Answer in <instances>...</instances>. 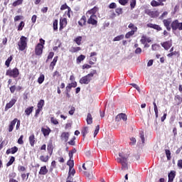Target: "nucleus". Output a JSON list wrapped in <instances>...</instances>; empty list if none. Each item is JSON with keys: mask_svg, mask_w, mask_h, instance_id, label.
<instances>
[{"mask_svg": "<svg viewBox=\"0 0 182 182\" xmlns=\"http://www.w3.org/2000/svg\"><path fill=\"white\" fill-rule=\"evenodd\" d=\"M23 26H25V23L21 21L18 26V31H22L23 29Z\"/></svg>", "mask_w": 182, "mask_h": 182, "instance_id": "nucleus-47", "label": "nucleus"}, {"mask_svg": "<svg viewBox=\"0 0 182 182\" xmlns=\"http://www.w3.org/2000/svg\"><path fill=\"white\" fill-rule=\"evenodd\" d=\"M81 133H82L83 137H85L86 136V134L87 133H89V129L87 127L83 128Z\"/></svg>", "mask_w": 182, "mask_h": 182, "instance_id": "nucleus-41", "label": "nucleus"}, {"mask_svg": "<svg viewBox=\"0 0 182 182\" xmlns=\"http://www.w3.org/2000/svg\"><path fill=\"white\" fill-rule=\"evenodd\" d=\"M147 28H151L152 29H155L156 31H161V27L157 24H153L151 23H149L146 24Z\"/></svg>", "mask_w": 182, "mask_h": 182, "instance_id": "nucleus-13", "label": "nucleus"}, {"mask_svg": "<svg viewBox=\"0 0 182 182\" xmlns=\"http://www.w3.org/2000/svg\"><path fill=\"white\" fill-rule=\"evenodd\" d=\"M68 23V21L66 18L60 19V31H62L66 24Z\"/></svg>", "mask_w": 182, "mask_h": 182, "instance_id": "nucleus-18", "label": "nucleus"}, {"mask_svg": "<svg viewBox=\"0 0 182 182\" xmlns=\"http://www.w3.org/2000/svg\"><path fill=\"white\" fill-rule=\"evenodd\" d=\"M77 86V82H74L69 83L66 87V92H70L72 87H76Z\"/></svg>", "mask_w": 182, "mask_h": 182, "instance_id": "nucleus-19", "label": "nucleus"}, {"mask_svg": "<svg viewBox=\"0 0 182 182\" xmlns=\"http://www.w3.org/2000/svg\"><path fill=\"white\" fill-rule=\"evenodd\" d=\"M165 151H166V157H167L168 160H171V152H170V150H168V149H166Z\"/></svg>", "mask_w": 182, "mask_h": 182, "instance_id": "nucleus-48", "label": "nucleus"}, {"mask_svg": "<svg viewBox=\"0 0 182 182\" xmlns=\"http://www.w3.org/2000/svg\"><path fill=\"white\" fill-rule=\"evenodd\" d=\"M96 60H97V58L96 57H90L89 61L90 65H95V62H96Z\"/></svg>", "mask_w": 182, "mask_h": 182, "instance_id": "nucleus-44", "label": "nucleus"}, {"mask_svg": "<svg viewBox=\"0 0 182 182\" xmlns=\"http://www.w3.org/2000/svg\"><path fill=\"white\" fill-rule=\"evenodd\" d=\"M41 161H43V163H46L49 160V156H40Z\"/></svg>", "mask_w": 182, "mask_h": 182, "instance_id": "nucleus-36", "label": "nucleus"}, {"mask_svg": "<svg viewBox=\"0 0 182 182\" xmlns=\"http://www.w3.org/2000/svg\"><path fill=\"white\" fill-rule=\"evenodd\" d=\"M131 86L134 87L136 90H137L139 92H140V87H139V85H137L136 84L132 83L131 84Z\"/></svg>", "mask_w": 182, "mask_h": 182, "instance_id": "nucleus-58", "label": "nucleus"}, {"mask_svg": "<svg viewBox=\"0 0 182 182\" xmlns=\"http://www.w3.org/2000/svg\"><path fill=\"white\" fill-rule=\"evenodd\" d=\"M135 32H137V28H134V30H132L131 31L127 33L125 35V38L127 39H129L131 36H133V35H134Z\"/></svg>", "mask_w": 182, "mask_h": 182, "instance_id": "nucleus-23", "label": "nucleus"}, {"mask_svg": "<svg viewBox=\"0 0 182 182\" xmlns=\"http://www.w3.org/2000/svg\"><path fill=\"white\" fill-rule=\"evenodd\" d=\"M127 2H129V0H119V3L123 6L126 5Z\"/></svg>", "mask_w": 182, "mask_h": 182, "instance_id": "nucleus-59", "label": "nucleus"}, {"mask_svg": "<svg viewBox=\"0 0 182 182\" xmlns=\"http://www.w3.org/2000/svg\"><path fill=\"white\" fill-rule=\"evenodd\" d=\"M152 50H157V48H159V46L157 44H153L151 46Z\"/></svg>", "mask_w": 182, "mask_h": 182, "instance_id": "nucleus-64", "label": "nucleus"}, {"mask_svg": "<svg viewBox=\"0 0 182 182\" xmlns=\"http://www.w3.org/2000/svg\"><path fill=\"white\" fill-rule=\"evenodd\" d=\"M171 26L173 31H177V29H178V31H182V23L178 22V20L173 21L171 23Z\"/></svg>", "mask_w": 182, "mask_h": 182, "instance_id": "nucleus-6", "label": "nucleus"}, {"mask_svg": "<svg viewBox=\"0 0 182 182\" xmlns=\"http://www.w3.org/2000/svg\"><path fill=\"white\" fill-rule=\"evenodd\" d=\"M130 6L131 9H134V7L136 6V0H131Z\"/></svg>", "mask_w": 182, "mask_h": 182, "instance_id": "nucleus-51", "label": "nucleus"}, {"mask_svg": "<svg viewBox=\"0 0 182 182\" xmlns=\"http://www.w3.org/2000/svg\"><path fill=\"white\" fill-rule=\"evenodd\" d=\"M16 122H18V119H14L10 123L9 126V132H11L12 130H14V127H15V125L16 124Z\"/></svg>", "mask_w": 182, "mask_h": 182, "instance_id": "nucleus-21", "label": "nucleus"}, {"mask_svg": "<svg viewBox=\"0 0 182 182\" xmlns=\"http://www.w3.org/2000/svg\"><path fill=\"white\" fill-rule=\"evenodd\" d=\"M69 132H63L60 137L61 140L66 142L69 140Z\"/></svg>", "mask_w": 182, "mask_h": 182, "instance_id": "nucleus-17", "label": "nucleus"}, {"mask_svg": "<svg viewBox=\"0 0 182 182\" xmlns=\"http://www.w3.org/2000/svg\"><path fill=\"white\" fill-rule=\"evenodd\" d=\"M80 47H72L70 50V52H72L73 53H75L76 52H79L80 50Z\"/></svg>", "mask_w": 182, "mask_h": 182, "instance_id": "nucleus-39", "label": "nucleus"}, {"mask_svg": "<svg viewBox=\"0 0 182 182\" xmlns=\"http://www.w3.org/2000/svg\"><path fill=\"white\" fill-rule=\"evenodd\" d=\"M80 21H81L83 25H86V16H82Z\"/></svg>", "mask_w": 182, "mask_h": 182, "instance_id": "nucleus-60", "label": "nucleus"}, {"mask_svg": "<svg viewBox=\"0 0 182 182\" xmlns=\"http://www.w3.org/2000/svg\"><path fill=\"white\" fill-rule=\"evenodd\" d=\"M163 23L164 26L166 28L167 31H171V27L170 26V25L171 24V20L164 19L163 21Z\"/></svg>", "mask_w": 182, "mask_h": 182, "instance_id": "nucleus-12", "label": "nucleus"}, {"mask_svg": "<svg viewBox=\"0 0 182 182\" xmlns=\"http://www.w3.org/2000/svg\"><path fill=\"white\" fill-rule=\"evenodd\" d=\"M87 124H92V123H93V118L92 117V114L91 113L87 114Z\"/></svg>", "mask_w": 182, "mask_h": 182, "instance_id": "nucleus-28", "label": "nucleus"}, {"mask_svg": "<svg viewBox=\"0 0 182 182\" xmlns=\"http://www.w3.org/2000/svg\"><path fill=\"white\" fill-rule=\"evenodd\" d=\"M124 35H119V36H117V37H115L113 39V41L114 42H117L119 41H122V39H124Z\"/></svg>", "mask_w": 182, "mask_h": 182, "instance_id": "nucleus-38", "label": "nucleus"}, {"mask_svg": "<svg viewBox=\"0 0 182 182\" xmlns=\"http://www.w3.org/2000/svg\"><path fill=\"white\" fill-rule=\"evenodd\" d=\"M134 53H136V55H140V53H141V49L140 48H137L135 50Z\"/></svg>", "mask_w": 182, "mask_h": 182, "instance_id": "nucleus-63", "label": "nucleus"}, {"mask_svg": "<svg viewBox=\"0 0 182 182\" xmlns=\"http://www.w3.org/2000/svg\"><path fill=\"white\" fill-rule=\"evenodd\" d=\"M93 73H90V74L82 77L80 80V83L81 85H89L90 83V80H92V77H93Z\"/></svg>", "mask_w": 182, "mask_h": 182, "instance_id": "nucleus-3", "label": "nucleus"}, {"mask_svg": "<svg viewBox=\"0 0 182 182\" xmlns=\"http://www.w3.org/2000/svg\"><path fill=\"white\" fill-rule=\"evenodd\" d=\"M99 130H100V127L97 125L94 132V137H96V136H97V133H99Z\"/></svg>", "mask_w": 182, "mask_h": 182, "instance_id": "nucleus-50", "label": "nucleus"}, {"mask_svg": "<svg viewBox=\"0 0 182 182\" xmlns=\"http://www.w3.org/2000/svg\"><path fill=\"white\" fill-rule=\"evenodd\" d=\"M47 149L48 153H50V154H52V152L53 151V146H52V144H49L48 145Z\"/></svg>", "mask_w": 182, "mask_h": 182, "instance_id": "nucleus-46", "label": "nucleus"}, {"mask_svg": "<svg viewBox=\"0 0 182 182\" xmlns=\"http://www.w3.org/2000/svg\"><path fill=\"white\" fill-rule=\"evenodd\" d=\"M14 161H15V157L11 156L9 161L6 164L7 167H9V166H12V164H14Z\"/></svg>", "mask_w": 182, "mask_h": 182, "instance_id": "nucleus-40", "label": "nucleus"}, {"mask_svg": "<svg viewBox=\"0 0 182 182\" xmlns=\"http://www.w3.org/2000/svg\"><path fill=\"white\" fill-rule=\"evenodd\" d=\"M175 100H176L177 105H181L182 97H181L180 95H176L175 97Z\"/></svg>", "mask_w": 182, "mask_h": 182, "instance_id": "nucleus-42", "label": "nucleus"}, {"mask_svg": "<svg viewBox=\"0 0 182 182\" xmlns=\"http://www.w3.org/2000/svg\"><path fill=\"white\" fill-rule=\"evenodd\" d=\"M6 75H7V76H10V77H18V76H19V70L16 68L13 70H9L6 71Z\"/></svg>", "mask_w": 182, "mask_h": 182, "instance_id": "nucleus-5", "label": "nucleus"}, {"mask_svg": "<svg viewBox=\"0 0 182 182\" xmlns=\"http://www.w3.org/2000/svg\"><path fill=\"white\" fill-rule=\"evenodd\" d=\"M130 141L131 142L129 143V144H131L132 146H134V144H136V138L132 137L130 138Z\"/></svg>", "mask_w": 182, "mask_h": 182, "instance_id": "nucleus-57", "label": "nucleus"}, {"mask_svg": "<svg viewBox=\"0 0 182 182\" xmlns=\"http://www.w3.org/2000/svg\"><path fill=\"white\" fill-rule=\"evenodd\" d=\"M141 43H142V45H144L146 42V36H142L140 40Z\"/></svg>", "mask_w": 182, "mask_h": 182, "instance_id": "nucleus-53", "label": "nucleus"}, {"mask_svg": "<svg viewBox=\"0 0 182 182\" xmlns=\"http://www.w3.org/2000/svg\"><path fill=\"white\" fill-rule=\"evenodd\" d=\"M151 6H164V4L163 3H159V1H156L155 0H153L151 2Z\"/></svg>", "mask_w": 182, "mask_h": 182, "instance_id": "nucleus-27", "label": "nucleus"}, {"mask_svg": "<svg viewBox=\"0 0 182 182\" xmlns=\"http://www.w3.org/2000/svg\"><path fill=\"white\" fill-rule=\"evenodd\" d=\"M17 143L18 144H23V135L20 136L19 139H18Z\"/></svg>", "mask_w": 182, "mask_h": 182, "instance_id": "nucleus-55", "label": "nucleus"}, {"mask_svg": "<svg viewBox=\"0 0 182 182\" xmlns=\"http://www.w3.org/2000/svg\"><path fill=\"white\" fill-rule=\"evenodd\" d=\"M29 143L32 147L35 146V135L32 134L28 138Z\"/></svg>", "mask_w": 182, "mask_h": 182, "instance_id": "nucleus-25", "label": "nucleus"}, {"mask_svg": "<svg viewBox=\"0 0 182 182\" xmlns=\"http://www.w3.org/2000/svg\"><path fill=\"white\" fill-rule=\"evenodd\" d=\"M56 62H58V57H55L53 58V62L50 63V68H52V69H53V68H55L56 65Z\"/></svg>", "mask_w": 182, "mask_h": 182, "instance_id": "nucleus-34", "label": "nucleus"}, {"mask_svg": "<svg viewBox=\"0 0 182 182\" xmlns=\"http://www.w3.org/2000/svg\"><path fill=\"white\" fill-rule=\"evenodd\" d=\"M41 132L44 136H49V134L50 133V129H46V128H42Z\"/></svg>", "mask_w": 182, "mask_h": 182, "instance_id": "nucleus-31", "label": "nucleus"}, {"mask_svg": "<svg viewBox=\"0 0 182 182\" xmlns=\"http://www.w3.org/2000/svg\"><path fill=\"white\" fill-rule=\"evenodd\" d=\"M50 122L51 123H53V124H59V122L58 121V119L55 117H51L50 118Z\"/></svg>", "mask_w": 182, "mask_h": 182, "instance_id": "nucleus-49", "label": "nucleus"}, {"mask_svg": "<svg viewBox=\"0 0 182 182\" xmlns=\"http://www.w3.org/2000/svg\"><path fill=\"white\" fill-rule=\"evenodd\" d=\"M53 26L54 31H58V20L53 21Z\"/></svg>", "mask_w": 182, "mask_h": 182, "instance_id": "nucleus-52", "label": "nucleus"}, {"mask_svg": "<svg viewBox=\"0 0 182 182\" xmlns=\"http://www.w3.org/2000/svg\"><path fill=\"white\" fill-rule=\"evenodd\" d=\"M162 48H164L165 50H168L170 48H171V44L168 41H166L164 43H161Z\"/></svg>", "mask_w": 182, "mask_h": 182, "instance_id": "nucleus-22", "label": "nucleus"}, {"mask_svg": "<svg viewBox=\"0 0 182 182\" xmlns=\"http://www.w3.org/2000/svg\"><path fill=\"white\" fill-rule=\"evenodd\" d=\"M22 2H23V0H16L13 3V6H18V5L22 4Z\"/></svg>", "mask_w": 182, "mask_h": 182, "instance_id": "nucleus-45", "label": "nucleus"}, {"mask_svg": "<svg viewBox=\"0 0 182 182\" xmlns=\"http://www.w3.org/2000/svg\"><path fill=\"white\" fill-rule=\"evenodd\" d=\"M116 6H117L116 3H111L109 5V9H114L116 8Z\"/></svg>", "mask_w": 182, "mask_h": 182, "instance_id": "nucleus-61", "label": "nucleus"}, {"mask_svg": "<svg viewBox=\"0 0 182 182\" xmlns=\"http://www.w3.org/2000/svg\"><path fill=\"white\" fill-rule=\"evenodd\" d=\"M113 144V139H112L111 138H107L104 141H100L98 143L99 146H100V147H102V149H107L109 144Z\"/></svg>", "mask_w": 182, "mask_h": 182, "instance_id": "nucleus-4", "label": "nucleus"}, {"mask_svg": "<svg viewBox=\"0 0 182 182\" xmlns=\"http://www.w3.org/2000/svg\"><path fill=\"white\" fill-rule=\"evenodd\" d=\"M145 14L146 15H149V16H150L151 18H157V16H159V15H160V14L159 13L158 11H151L150 9H146L145 11Z\"/></svg>", "mask_w": 182, "mask_h": 182, "instance_id": "nucleus-7", "label": "nucleus"}, {"mask_svg": "<svg viewBox=\"0 0 182 182\" xmlns=\"http://www.w3.org/2000/svg\"><path fill=\"white\" fill-rule=\"evenodd\" d=\"M97 18V17L96 16L90 15L87 21V23H89L90 25H94V26L97 25V20H96Z\"/></svg>", "mask_w": 182, "mask_h": 182, "instance_id": "nucleus-8", "label": "nucleus"}, {"mask_svg": "<svg viewBox=\"0 0 182 182\" xmlns=\"http://www.w3.org/2000/svg\"><path fill=\"white\" fill-rule=\"evenodd\" d=\"M36 55L40 56V55L43 52V45L38 43L36 47Z\"/></svg>", "mask_w": 182, "mask_h": 182, "instance_id": "nucleus-9", "label": "nucleus"}, {"mask_svg": "<svg viewBox=\"0 0 182 182\" xmlns=\"http://www.w3.org/2000/svg\"><path fill=\"white\" fill-rule=\"evenodd\" d=\"M92 166H93V162H92V161H88L85 164H83L82 168L84 170H90Z\"/></svg>", "mask_w": 182, "mask_h": 182, "instance_id": "nucleus-11", "label": "nucleus"}, {"mask_svg": "<svg viewBox=\"0 0 182 182\" xmlns=\"http://www.w3.org/2000/svg\"><path fill=\"white\" fill-rule=\"evenodd\" d=\"M115 12L117 15H122V14H123V9L122 8H117L116 9Z\"/></svg>", "mask_w": 182, "mask_h": 182, "instance_id": "nucleus-54", "label": "nucleus"}, {"mask_svg": "<svg viewBox=\"0 0 182 182\" xmlns=\"http://www.w3.org/2000/svg\"><path fill=\"white\" fill-rule=\"evenodd\" d=\"M10 149L11 150V154H15L18 151V147L16 146H14Z\"/></svg>", "mask_w": 182, "mask_h": 182, "instance_id": "nucleus-56", "label": "nucleus"}, {"mask_svg": "<svg viewBox=\"0 0 182 182\" xmlns=\"http://www.w3.org/2000/svg\"><path fill=\"white\" fill-rule=\"evenodd\" d=\"M116 122H120V120H123V122H126L127 120V115L126 114H119L116 118H115Z\"/></svg>", "mask_w": 182, "mask_h": 182, "instance_id": "nucleus-10", "label": "nucleus"}, {"mask_svg": "<svg viewBox=\"0 0 182 182\" xmlns=\"http://www.w3.org/2000/svg\"><path fill=\"white\" fill-rule=\"evenodd\" d=\"M67 166H69V170L70 171H72V168H73L74 166H75V162L73 160L70 159L68 162H67Z\"/></svg>", "mask_w": 182, "mask_h": 182, "instance_id": "nucleus-26", "label": "nucleus"}, {"mask_svg": "<svg viewBox=\"0 0 182 182\" xmlns=\"http://www.w3.org/2000/svg\"><path fill=\"white\" fill-rule=\"evenodd\" d=\"M32 112H33V107H29L25 110V113L27 116H29Z\"/></svg>", "mask_w": 182, "mask_h": 182, "instance_id": "nucleus-33", "label": "nucleus"}, {"mask_svg": "<svg viewBox=\"0 0 182 182\" xmlns=\"http://www.w3.org/2000/svg\"><path fill=\"white\" fill-rule=\"evenodd\" d=\"M127 159H129L127 154L123 152L119 154V157L117 158V161L122 165V170H127L129 168Z\"/></svg>", "mask_w": 182, "mask_h": 182, "instance_id": "nucleus-1", "label": "nucleus"}, {"mask_svg": "<svg viewBox=\"0 0 182 182\" xmlns=\"http://www.w3.org/2000/svg\"><path fill=\"white\" fill-rule=\"evenodd\" d=\"M96 12H97V7H94L93 9L89 10L86 15L87 16V18H89V16H90V15H92V16H95V14H96Z\"/></svg>", "mask_w": 182, "mask_h": 182, "instance_id": "nucleus-20", "label": "nucleus"}, {"mask_svg": "<svg viewBox=\"0 0 182 182\" xmlns=\"http://www.w3.org/2000/svg\"><path fill=\"white\" fill-rule=\"evenodd\" d=\"M45 105V100H41L38 105H37V107L38 109H42V107H43V105Z\"/></svg>", "mask_w": 182, "mask_h": 182, "instance_id": "nucleus-35", "label": "nucleus"}, {"mask_svg": "<svg viewBox=\"0 0 182 182\" xmlns=\"http://www.w3.org/2000/svg\"><path fill=\"white\" fill-rule=\"evenodd\" d=\"M146 141V138L144 137V131H140L139 132V144H144Z\"/></svg>", "mask_w": 182, "mask_h": 182, "instance_id": "nucleus-14", "label": "nucleus"}, {"mask_svg": "<svg viewBox=\"0 0 182 182\" xmlns=\"http://www.w3.org/2000/svg\"><path fill=\"white\" fill-rule=\"evenodd\" d=\"M43 82H45V75L41 74L38 78V83H39V85H42Z\"/></svg>", "mask_w": 182, "mask_h": 182, "instance_id": "nucleus-29", "label": "nucleus"}, {"mask_svg": "<svg viewBox=\"0 0 182 182\" xmlns=\"http://www.w3.org/2000/svg\"><path fill=\"white\" fill-rule=\"evenodd\" d=\"M11 62H12V56L9 57L5 62V65L6 66H7V68H9V65H11Z\"/></svg>", "mask_w": 182, "mask_h": 182, "instance_id": "nucleus-43", "label": "nucleus"}, {"mask_svg": "<svg viewBox=\"0 0 182 182\" xmlns=\"http://www.w3.org/2000/svg\"><path fill=\"white\" fill-rule=\"evenodd\" d=\"M74 42L78 45V46H80L82 43V36H77L74 39Z\"/></svg>", "mask_w": 182, "mask_h": 182, "instance_id": "nucleus-32", "label": "nucleus"}, {"mask_svg": "<svg viewBox=\"0 0 182 182\" xmlns=\"http://www.w3.org/2000/svg\"><path fill=\"white\" fill-rule=\"evenodd\" d=\"M39 174L41 176H46V174H48V168H46V166H42L41 168Z\"/></svg>", "mask_w": 182, "mask_h": 182, "instance_id": "nucleus-24", "label": "nucleus"}, {"mask_svg": "<svg viewBox=\"0 0 182 182\" xmlns=\"http://www.w3.org/2000/svg\"><path fill=\"white\" fill-rule=\"evenodd\" d=\"M168 182H173L176 177V171H171L168 173Z\"/></svg>", "mask_w": 182, "mask_h": 182, "instance_id": "nucleus-16", "label": "nucleus"}, {"mask_svg": "<svg viewBox=\"0 0 182 182\" xmlns=\"http://www.w3.org/2000/svg\"><path fill=\"white\" fill-rule=\"evenodd\" d=\"M28 45V38L22 36L20 38V42L18 43L19 50L23 51Z\"/></svg>", "mask_w": 182, "mask_h": 182, "instance_id": "nucleus-2", "label": "nucleus"}, {"mask_svg": "<svg viewBox=\"0 0 182 182\" xmlns=\"http://www.w3.org/2000/svg\"><path fill=\"white\" fill-rule=\"evenodd\" d=\"M167 15H168V12L167 11H164L161 16L159 17V18L163 19L164 18H166V16H167Z\"/></svg>", "mask_w": 182, "mask_h": 182, "instance_id": "nucleus-62", "label": "nucleus"}, {"mask_svg": "<svg viewBox=\"0 0 182 182\" xmlns=\"http://www.w3.org/2000/svg\"><path fill=\"white\" fill-rule=\"evenodd\" d=\"M16 103V99H12L9 103L6 104L5 110H8L11 109Z\"/></svg>", "mask_w": 182, "mask_h": 182, "instance_id": "nucleus-15", "label": "nucleus"}, {"mask_svg": "<svg viewBox=\"0 0 182 182\" xmlns=\"http://www.w3.org/2000/svg\"><path fill=\"white\" fill-rule=\"evenodd\" d=\"M84 174L86 176V177H87V178H89V180H92V178H93V172L92 171H85Z\"/></svg>", "mask_w": 182, "mask_h": 182, "instance_id": "nucleus-30", "label": "nucleus"}, {"mask_svg": "<svg viewBox=\"0 0 182 182\" xmlns=\"http://www.w3.org/2000/svg\"><path fill=\"white\" fill-rule=\"evenodd\" d=\"M86 56L84 55H80V56L77 57V63H80L82 60H85Z\"/></svg>", "mask_w": 182, "mask_h": 182, "instance_id": "nucleus-37", "label": "nucleus"}]
</instances>
